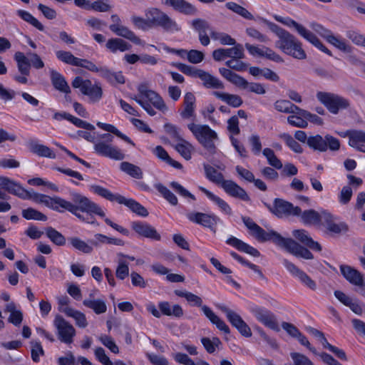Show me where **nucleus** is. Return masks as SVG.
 Segmentation results:
<instances>
[{
    "instance_id": "nucleus-1",
    "label": "nucleus",
    "mask_w": 365,
    "mask_h": 365,
    "mask_svg": "<svg viewBox=\"0 0 365 365\" xmlns=\"http://www.w3.org/2000/svg\"><path fill=\"white\" fill-rule=\"evenodd\" d=\"M245 225L250 230V234L260 242L271 241L278 247L284 249L287 252L297 257L312 259V253L292 238H285L277 232L270 230L267 232L256 224L249 217H242Z\"/></svg>"
},
{
    "instance_id": "nucleus-2",
    "label": "nucleus",
    "mask_w": 365,
    "mask_h": 365,
    "mask_svg": "<svg viewBox=\"0 0 365 365\" xmlns=\"http://www.w3.org/2000/svg\"><path fill=\"white\" fill-rule=\"evenodd\" d=\"M71 201H68L58 196L53 197L51 210L59 212L68 211L79 220H83V215L80 212L95 214L105 217L106 214L103 209L87 197L76 192H71Z\"/></svg>"
},
{
    "instance_id": "nucleus-3",
    "label": "nucleus",
    "mask_w": 365,
    "mask_h": 365,
    "mask_svg": "<svg viewBox=\"0 0 365 365\" xmlns=\"http://www.w3.org/2000/svg\"><path fill=\"white\" fill-rule=\"evenodd\" d=\"M260 19L278 37V40L275 43L277 48L294 58L299 60L307 58V54L302 48V43L297 37L274 23L269 21L265 19L260 18Z\"/></svg>"
},
{
    "instance_id": "nucleus-4",
    "label": "nucleus",
    "mask_w": 365,
    "mask_h": 365,
    "mask_svg": "<svg viewBox=\"0 0 365 365\" xmlns=\"http://www.w3.org/2000/svg\"><path fill=\"white\" fill-rule=\"evenodd\" d=\"M187 128L204 148L211 154L215 153L216 146L215 140H217L218 136L215 130L211 129L207 125L195 123H188Z\"/></svg>"
},
{
    "instance_id": "nucleus-5",
    "label": "nucleus",
    "mask_w": 365,
    "mask_h": 365,
    "mask_svg": "<svg viewBox=\"0 0 365 365\" xmlns=\"http://www.w3.org/2000/svg\"><path fill=\"white\" fill-rule=\"evenodd\" d=\"M150 27H160L166 32H178L181 28L178 24L166 13L157 8H150L145 11Z\"/></svg>"
},
{
    "instance_id": "nucleus-6",
    "label": "nucleus",
    "mask_w": 365,
    "mask_h": 365,
    "mask_svg": "<svg viewBox=\"0 0 365 365\" xmlns=\"http://www.w3.org/2000/svg\"><path fill=\"white\" fill-rule=\"evenodd\" d=\"M113 140V136L110 133L98 135V139L93 145L95 152L99 155L115 160H123L125 154L120 149L111 144Z\"/></svg>"
},
{
    "instance_id": "nucleus-7",
    "label": "nucleus",
    "mask_w": 365,
    "mask_h": 365,
    "mask_svg": "<svg viewBox=\"0 0 365 365\" xmlns=\"http://www.w3.org/2000/svg\"><path fill=\"white\" fill-rule=\"evenodd\" d=\"M316 97L333 115H337L341 110H347L351 106L349 99L334 93L319 91Z\"/></svg>"
},
{
    "instance_id": "nucleus-8",
    "label": "nucleus",
    "mask_w": 365,
    "mask_h": 365,
    "mask_svg": "<svg viewBox=\"0 0 365 365\" xmlns=\"http://www.w3.org/2000/svg\"><path fill=\"white\" fill-rule=\"evenodd\" d=\"M271 213L278 218L296 217L300 215L301 208L282 198H275L272 205L264 203Z\"/></svg>"
},
{
    "instance_id": "nucleus-9",
    "label": "nucleus",
    "mask_w": 365,
    "mask_h": 365,
    "mask_svg": "<svg viewBox=\"0 0 365 365\" xmlns=\"http://www.w3.org/2000/svg\"><path fill=\"white\" fill-rule=\"evenodd\" d=\"M307 145L319 152H326L327 150L337 151L340 148V142L339 139L331 135L327 134L323 138L317 134L309 137Z\"/></svg>"
},
{
    "instance_id": "nucleus-10",
    "label": "nucleus",
    "mask_w": 365,
    "mask_h": 365,
    "mask_svg": "<svg viewBox=\"0 0 365 365\" xmlns=\"http://www.w3.org/2000/svg\"><path fill=\"white\" fill-rule=\"evenodd\" d=\"M72 86L80 88L81 92L87 96L91 103L98 102L103 96V90L100 86L93 84L91 80L76 76L72 81Z\"/></svg>"
},
{
    "instance_id": "nucleus-11",
    "label": "nucleus",
    "mask_w": 365,
    "mask_h": 365,
    "mask_svg": "<svg viewBox=\"0 0 365 365\" xmlns=\"http://www.w3.org/2000/svg\"><path fill=\"white\" fill-rule=\"evenodd\" d=\"M218 307L226 314L230 324L235 327L242 336L245 337H250L252 336L250 328L237 313L225 305H219Z\"/></svg>"
},
{
    "instance_id": "nucleus-12",
    "label": "nucleus",
    "mask_w": 365,
    "mask_h": 365,
    "mask_svg": "<svg viewBox=\"0 0 365 365\" xmlns=\"http://www.w3.org/2000/svg\"><path fill=\"white\" fill-rule=\"evenodd\" d=\"M53 323L57 329L58 339L66 344L72 343L73 338L76 335L74 327L61 315L56 316Z\"/></svg>"
},
{
    "instance_id": "nucleus-13",
    "label": "nucleus",
    "mask_w": 365,
    "mask_h": 365,
    "mask_svg": "<svg viewBox=\"0 0 365 365\" xmlns=\"http://www.w3.org/2000/svg\"><path fill=\"white\" fill-rule=\"evenodd\" d=\"M251 312L264 326L274 331L279 330L276 317L271 311L264 307L256 306L252 308Z\"/></svg>"
},
{
    "instance_id": "nucleus-14",
    "label": "nucleus",
    "mask_w": 365,
    "mask_h": 365,
    "mask_svg": "<svg viewBox=\"0 0 365 365\" xmlns=\"http://www.w3.org/2000/svg\"><path fill=\"white\" fill-rule=\"evenodd\" d=\"M283 264L292 274L299 279L303 285L312 291H315L317 289V283L304 271L298 268L294 264L284 259H283Z\"/></svg>"
},
{
    "instance_id": "nucleus-15",
    "label": "nucleus",
    "mask_w": 365,
    "mask_h": 365,
    "mask_svg": "<svg viewBox=\"0 0 365 365\" xmlns=\"http://www.w3.org/2000/svg\"><path fill=\"white\" fill-rule=\"evenodd\" d=\"M187 219L195 223L199 224L215 232V226L220 221V218L215 215L192 212L187 214Z\"/></svg>"
},
{
    "instance_id": "nucleus-16",
    "label": "nucleus",
    "mask_w": 365,
    "mask_h": 365,
    "mask_svg": "<svg viewBox=\"0 0 365 365\" xmlns=\"http://www.w3.org/2000/svg\"><path fill=\"white\" fill-rule=\"evenodd\" d=\"M245 57L244 48L242 44L237 43L229 48H217L212 52V58L216 61H221L225 58L241 59Z\"/></svg>"
},
{
    "instance_id": "nucleus-17",
    "label": "nucleus",
    "mask_w": 365,
    "mask_h": 365,
    "mask_svg": "<svg viewBox=\"0 0 365 365\" xmlns=\"http://www.w3.org/2000/svg\"><path fill=\"white\" fill-rule=\"evenodd\" d=\"M221 187L230 196L238 198L245 202H250V197L242 187L231 180H226L222 182Z\"/></svg>"
},
{
    "instance_id": "nucleus-18",
    "label": "nucleus",
    "mask_w": 365,
    "mask_h": 365,
    "mask_svg": "<svg viewBox=\"0 0 365 365\" xmlns=\"http://www.w3.org/2000/svg\"><path fill=\"white\" fill-rule=\"evenodd\" d=\"M132 229L140 236L159 241L161 239L160 235L150 225L143 222H133Z\"/></svg>"
},
{
    "instance_id": "nucleus-19",
    "label": "nucleus",
    "mask_w": 365,
    "mask_h": 365,
    "mask_svg": "<svg viewBox=\"0 0 365 365\" xmlns=\"http://www.w3.org/2000/svg\"><path fill=\"white\" fill-rule=\"evenodd\" d=\"M0 186L8 192L23 199L26 192L20 184L16 181L4 176H0Z\"/></svg>"
},
{
    "instance_id": "nucleus-20",
    "label": "nucleus",
    "mask_w": 365,
    "mask_h": 365,
    "mask_svg": "<svg viewBox=\"0 0 365 365\" xmlns=\"http://www.w3.org/2000/svg\"><path fill=\"white\" fill-rule=\"evenodd\" d=\"M339 267L341 274L349 282L356 286L364 284L363 276L358 270L345 264H341Z\"/></svg>"
},
{
    "instance_id": "nucleus-21",
    "label": "nucleus",
    "mask_w": 365,
    "mask_h": 365,
    "mask_svg": "<svg viewBox=\"0 0 365 365\" xmlns=\"http://www.w3.org/2000/svg\"><path fill=\"white\" fill-rule=\"evenodd\" d=\"M109 29L116 35L127 38L136 45H142V40L133 31L122 24H110Z\"/></svg>"
},
{
    "instance_id": "nucleus-22",
    "label": "nucleus",
    "mask_w": 365,
    "mask_h": 365,
    "mask_svg": "<svg viewBox=\"0 0 365 365\" xmlns=\"http://www.w3.org/2000/svg\"><path fill=\"white\" fill-rule=\"evenodd\" d=\"M50 78L51 83L56 90L66 94L71 93V88L61 73L52 69L50 71Z\"/></svg>"
},
{
    "instance_id": "nucleus-23",
    "label": "nucleus",
    "mask_w": 365,
    "mask_h": 365,
    "mask_svg": "<svg viewBox=\"0 0 365 365\" xmlns=\"http://www.w3.org/2000/svg\"><path fill=\"white\" fill-rule=\"evenodd\" d=\"M29 150L39 157L48 158L51 159L56 158V154L48 146L40 144L34 140L28 142Z\"/></svg>"
},
{
    "instance_id": "nucleus-24",
    "label": "nucleus",
    "mask_w": 365,
    "mask_h": 365,
    "mask_svg": "<svg viewBox=\"0 0 365 365\" xmlns=\"http://www.w3.org/2000/svg\"><path fill=\"white\" fill-rule=\"evenodd\" d=\"M292 235L297 240L309 248L318 252L322 251L321 245L317 242L314 241L305 230H295L293 231Z\"/></svg>"
},
{
    "instance_id": "nucleus-25",
    "label": "nucleus",
    "mask_w": 365,
    "mask_h": 365,
    "mask_svg": "<svg viewBox=\"0 0 365 365\" xmlns=\"http://www.w3.org/2000/svg\"><path fill=\"white\" fill-rule=\"evenodd\" d=\"M195 96L192 93H185L183 102L184 108L180 113V116L183 119H189L195 116Z\"/></svg>"
},
{
    "instance_id": "nucleus-26",
    "label": "nucleus",
    "mask_w": 365,
    "mask_h": 365,
    "mask_svg": "<svg viewBox=\"0 0 365 365\" xmlns=\"http://www.w3.org/2000/svg\"><path fill=\"white\" fill-rule=\"evenodd\" d=\"M198 78L202 81L203 86L207 88L223 89L225 87L223 83L220 79L204 70H201Z\"/></svg>"
},
{
    "instance_id": "nucleus-27",
    "label": "nucleus",
    "mask_w": 365,
    "mask_h": 365,
    "mask_svg": "<svg viewBox=\"0 0 365 365\" xmlns=\"http://www.w3.org/2000/svg\"><path fill=\"white\" fill-rule=\"evenodd\" d=\"M226 242L228 245L233 246L239 251L245 252L253 257H259L260 255L259 252L257 249L237 239V237H231L227 240Z\"/></svg>"
},
{
    "instance_id": "nucleus-28",
    "label": "nucleus",
    "mask_w": 365,
    "mask_h": 365,
    "mask_svg": "<svg viewBox=\"0 0 365 365\" xmlns=\"http://www.w3.org/2000/svg\"><path fill=\"white\" fill-rule=\"evenodd\" d=\"M93 294H89V298L83 301V304L92 309L96 314H101L107 311L106 302L101 299H93Z\"/></svg>"
},
{
    "instance_id": "nucleus-29",
    "label": "nucleus",
    "mask_w": 365,
    "mask_h": 365,
    "mask_svg": "<svg viewBox=\"0 0 365 365\" xmlns=\"http://www.w3.org/2000/svg\"><path fill=\"white\" fill-rule=\"evenodd\" d=\"M5 312H9L10 315L8 322L15 327H19L23 321V313L20 309L16 308V304L13 302L6 304Z\"/></svg>"
},
{
    "instance_id": "nucleus-30",
    "label": "nucleus",
    "mask_w": 365,
    "mask_h": 365,
    "mask_svg": "<svg viewBox=\"0 0 365 365\" xmlns=\"http://www.w3.org/2000/svg\"><path fill=\"white\" fill-rule=\"evenodd\" d=\"M158 308L162 314L168 317H175L180 318L183 315V310L179 304L171 306L168 302H160L158 304Z\"/></svg>"
},
{
    "instance_id": "nucleus-31",
    "label": "nucleus",
    "mask_w": 365,
    "mask_h": 365,
    "mask_svg": "<svg viewBox=\"0 0 365 365\" xmlns=\"http://www.w3.org/2000/svg\"><path fill=\"white\" fill-rule=\"evenodd\" d=\"M23 200H32L36 203L43 204L45 206L48 207L50 209H51V207L53 206V197L35 192L33 191V190H26L24 195Z\"/></svg>"
},
{
    "instance_id": "nucleus-32",
    "label": "nucleus",
    "mask_w": 365,
    "mask_h": 365,
    "mask_svg": "<svg viewBox=\"0 0 365 365\" xmlns=\"http://www.w3.org/2000/svg\"><path fill=\"white\" fill-rule=\"evenodd\" d=\"M61 311L63 312L68 317H72L76 322V326L80 328H85L88 325L86 315L80 311L76 310L70 307L61 308Z\"/></svg>"
},
{
    "instance_id": "nucleus-33",
    "label": "nucleus",
    "mask_w": 365,
    "mask_h": 365,
    "mask_svg": "<svg viewBox=\"0 0 365 365\" xmlns=\"http://www.w3.org/2000/svg\"><path fill=\"white\" fill-rule=\"evenodd\" d=\"M90 190L93 193L110 201V202H121L122 195L119 194H113L108 189L101 187L98 185H90Z\"/></svg>"
},
{
    "instance_id": "nucleus-34",
    "label": "nucleus",
    "mask_w": 365,
    "mask_h": 365,
    "mask_svg": "<svg viewBox=\"0 0 365 365\" xmlns=\"http://www.w3.org/2000/svg\"><path fill=\"white\" fill-rule=\"evenodd\" d=\"M213 95L233 108H238L243 103L242 98L236 94L215 91Z\"/></svg>"
},
{
    "instance_id": "nucleus-35",
    "label": "nucleus",
    "mask_w": 365,
    "mask_h": 365,
    "mask_svg": "<svg viewBox=\"0 0 365 365\" xmlns=\"http://www.w3.org/2000/svg\"><path fill=\"white\" fill-rule=\"evenodd\" d=\"M274 19L278 22H280L289 28H294V30L299 34V35H300L303 38L309 31L307 29H306L303 25L299 24L298 22L292 19L289 17L284 18L280 16H275Z\"/></svg>"
},
{
    "instance_id": "nucleus-36",
    "label": "nucleus",
    "mask_w": 365,
    "mask_h": 365,
    "mask_svg": "<svg viewBox=\"0 0 365 365\" xmlns=\"http://www.w3.org/2000/svg\"><path fill=\"white\" fill-rule=\"evenodd\" d=\"M297 217H300V220L304 225H319L320 212H317L313 209L302 211Z\"/></svg>"
},
{
    "instance_id": "nucleus-37",
    "label": "nucleus",
    "mask_w": 365,
    "mask_h": 365,
    "mask_svg": "<svg viewBox=\"0 0 365 365\" xmlns=\"http://www.w3.org/2000/svg\"><path fill=\"white\" fill-rule=\"evenodd\" d=\"M199 188L210 200L215 202L224 213L229 215L232 214V208L224 200L214 195L212 192L203 187H200Z\"/></svg>"
},
{
    "instance_id": "nucleus-38",
    "label": "nucleus",
    "mask_w": 365,
    "mask_h": 365,
    "mask_svg": "<svg viewBox=\"0 0 365 365\" xmlns=\"http://www.w3.org/2000/svg\"><path fill=\"white\" fill-rule=\"evenodd\" d=\"M106 47L112 53H116L118 51L121 52L128 51L131 46L122 38H113L108 40Z\"/></svg>"
},
{
    "instance_id": "nucleus-39",
    "label": "nucleus",
    "mask_w": 365,
    "mask_h": 365,
    "mask_svg": "<svg viewBox=\"0 0 365 365\" xmlns=\"http://www.w3.org/2000/svg\"><path fill=\"white\" fill-rule=\"evenodd\" d=\"M14 59L17 63V67L19 73L24 76H29L31 63L29 58L22 52L18 51L14 55Z\"/></svg>"
},
{
    "instance_id": "nucleus-40",
    "label": "nucleus",
    "mask_w": 365,
    "mask_h": 365,
    "mask_svg": "<svg viewBox=\"0 0 365 365\" xmlns=\"http://www.w3.org/2000/svg\"><path fill=\"white\" fill-rule=\"evenodd\" d=\"M173 9L185 15H195L197 12V8L185 0H174Z\"/></svg>"
},
{
    "instance_id": "nucleus-41",
    "label": "nucleus",
    "mask_w": 365,
    "mask_h": 365,
    "mask_svg": "<svg viewBox=\"0 0 365 365\" xmlns=\"http://www.w3.org/2000/svg\"><path fill=\"white\" fill-rule=\"evenodd\" d=\"M121 202L119 204H123L129 207L133 212L142 217H147L148 215V210L141 205L139 202L133 199H126L122 196Z\"/></svg>"
},
{
    "instance_id": "nucleus-42",
    "label": "nucleus",
    "mask_w": 365,
    "mask_h": 365,
    "mask_svg": "<svg viewBox=\"0 0 365 365\" xmlns=\"http://www.w3.org/2000/svg\"><path fill=\"white\" fill-rule=\"evenodd\" d=\"M121 171L136 179H142L143 173L141 168L133 163L124 161L120 164Z\"/></svg>"
},
{
    "instance_id": "nucleus-43",
    "label": "nucleus",
    "mask_w": 365,
    "mask_h": 365,
    "mask_svg": "<svg viewBox=\"0 0 365 365\" xmlns=\"http://www.w3.org/2000/svg\"><path fill=\"white\" fill-rule=\"evenodd\" d=\"M349 137V145L352 148H358L365 144V132L362 130H352L347 133Z\"/></svg>"
},
{
    "instance_id": "nucleus-44",
    "label": "nucleus",
    "mask_w": 365,
    "mask_h": 365,
    "mask_svg": "<svg viewBox=\"0 0 365 365\" xmlns=\"http://www.w3.org/2000/svg\"><path fill=\"white\" fill-rule=\"evenodd\" d=\"M238 88L259 95H263L266 93V89L262 84L255 82L249 83L244 78H242Z\"/></svg>"
},
{
    "instance_id": "nucleus-45",
    "label": "nucleus",
    "mask_w": 365,
    "mask_h": 365,
    "mask_svg": "<svg viewBox=\"0 0 365 365\" xmlns=\"http://www.w3.org/2000/svg\"><path fill=\"white\" fill-rule=\"evenodd\" d=\"M179 143L175 145V150L180 154V155L185 160H190L192 153L194 151V147L188 141L182 138L179 140Z\"/></svg>"
},
{
    "instance_id": "nucleus-46",
    "label": "nucleus",
    "mask_w": 365,
    "mask_h": 365,
    "mask_svg": "<svg viewBox=\"0 0 365 365\" xmlns=\"http://www.w3.org/2000/svg\"><path fill=\"white\" fill-rule=\"evenodd\" d=\"M97 125L101 129L107 132H109L110 134H114L120 139H122L123 140H124L125 142L132 145L133 146H135V143H133V141L129 137H128L125 134L122 133L120 130H118L117 128H115L114 125L101 122H98Z\"/></svg>"
},
{
    "instance_id": "nucleus-47",
    "label": "nucleus",
    "mask_w": 365,
    "mask_h": 365,
    "mask_svg": "<svg viewBox=\"0 0 365 365\" xmlns=\"http://www.w3.org/2000/svg\"><path fill=\"white\" fill-rule=\"evenodd\" d=\"M225 6L227 9L240 15L242 18L248 20H253L254 16L245 7L237 4L235 2L230 1L226 3Z\"/></svg>"
},
{
    "instance_id": "nucleus-48",
    "label": "nucleus",
    "mask_w": 365,
    "mask_h": 365,
    "mask_svg": "<svg viewBox=\"0 0 365 365\" xmlns=\"http://www.w3.org/2000/svg\"><path fill=\"white\" fill-rule=\"evenodd\" d=\"M102 71V77L106 78L109 83L123 84L125 83V78L122 72H113L109 68L106 67Z\"/></svg>"
},
{
    "instance_id": "nucleus-49",
    "label": "nucleus",
    "mask_w": 365,
    "mask_h": 365,
    "mask_svg": "<svg viewBox=\"0 0 365 365\" xmlns=\"http://www.w3.org/2000/svg\"><path fill=\"white\" fill-rule=\"evenodd\" d=\"M56 56L60 61L64 63L74 66H78V65H80V58L74 56L70 51L62 50L57 51L56 52Z\"/></svg>"
},
{
    "instance_id": "nucleus-50",
    "label": "nucleus",
    "mask_w": 365,
    "mask_h": 365,
    "mask_svg": "<svg viewBox=\"0 0 365 365\" xmlns=\"http://www.w3.org/2000/svg\"><path fill=\"white\" fill-rule=\"evenodd\" d=\"M204 169L205 172L206 177L212 182L222 185V182L226 180L224 179L223 175L218 172L215 168L209 165H205Z\"/></svg>"
},
{
    "instance_id": "nucleus-51",
    "label": "nucleus",
    "mask_w": 365,
    "mask_h": 365,
    "mask_svg": "<svg viewBox=\"0 0 365 365\" xmlns=\"http://www.w3.org/2000/svg\"><path fill=\"white\" fill-rule=\"evenodd\" d=\"M150 103L157 109L165 112L168 110V107L165 103L162 97L155 91H152L151 92L148 93V97L146 98Z\"/></svg>"
},
{
    "instance_id": "nucleus-52",
    "label": "nucleus",
    "mask_w": 365,
    "mask_h": 365,
    "mask_svg": "<svg viewBox=\"0 0 365 365\" xmlns=\"http://www.w3.org/2000/svg\"><path fill=\"white\" fill-rule=\"evenodd\" d=\"M46 235L53 244L58 246H63L66 244L65 237L51 227L46 229Z\"/></svg>"
},
{
    "instance_id": "nucleus-53",
    "label": "nucleus",
    "mask_w": 365,
    "mask_h": 365,
    "mask_svg": "<svg viewBox=\"0 0 365 365\" xmlns=\"http://www.w3.org/2000/svg\"><path fill=\"white\" fill-rule=\"evenodd\" d=\"M68 241L73 248L85 254H90L93 251V247L91 245H89L85 241L77 237H70L68 238Z\"/></svg>"
},
{
    "instance_id": "nucleus-54",
    "label": "nucleus",
    "mask_w": 365,
    "mask_h": 365,
    "mask_svg": "<svg viewBox=\"0 0 365 365\" xmlns=\"http://www.w3.org/2000/svg\"><path fill=\"white\" fill-rule=\"evenodd\" d=\"M279 138L284 140L287 145L294 153H302L303 152L301 145L290 134L283 133L279 135Z\"/></svg>"
},
{
    "instance_id": "nucleus-55",
    "label": "nucleus",
    "mask_w": 365,
    "mask_h": 365,
    "mask_svg": "<svg viewBox=\"0 0 365 365\" xmlns=\"http://www.w3.org/2000/svg\"><path fill=\"white\" fill-rule=\"evenodd\" d=\"M307 41L314 45L315 47L319 48L322 52L327 53V55L331 56L332 53L330 50H329L317 37V36L313 34L312 31H309V32L304 37Z\"/></svg>"
},
{
    "instance_id": "nucleus-56",
    "label": "nucleus",
    "mask_w": 365,
    "mask_h": 365,
    "mask_svg": "<svg viewBox=\"0 0 365 365\" xmlns=\"http://www.w3.org/2000/svg\"><path fill=\"white\" fill-rule=\"evenodd\" d=\"M155 188L172 205H178V200L177 197L167 187L161 183H158L155 185Z\"/></svg>"
},
{
    "instance_id": "nucleus-57",
    "label": "nucleus",
    "mask_w": 365,
    "mask_h": 365,
    "mask_svg": "<svg viewBox=\"0 0 365 365\" xmlns=\"http://www.w3.org/2000/svg\"><path fill=\"white\" fill-rule=\"evenodd\" d=\"M263 155L267 158L268 163L276 169H281L283 165L281 160L275 155L271 148H266L262 150Z\"/></svg>"
},
{
    "instance_id": "nucleus-58",
    "label": "nucleus",
    "mask_w": 365,
    "mask_h": 365,
    "mask_svg": "<svg viewBox=\"0 0 365 365\" xmlns=\"http://www.w3.org/2000/svg\"><path fill=\"white\" fill-rule=\"evenodd\" d=\"M220 73L228 81L236 86H239L243 77L232 72L231 70L225 68H219Z\"/></svg>"
},
{
    "instance_id": "nucleus-59",
    "label": "nucleus",
    "mask_w": 365,
    "mask_h": 365,
    "mask_svg": "<svg viewBox=\"0 0 365 365\" xmlns=\"http://www.w3.org/2000/svg\"><path fill=\"white\" fill-rule=\"evenodd\" d=\"M172 65L179 69L184 74L193 78H198V75L202 70L182 63H173Z\"/></svg>"
},
{
    "instance_id": "nucleus-60",
    "label": "nucleus",
    "mask_w": 365,
    "mask_h": 365,
    "mask_svg": "<svg viewBox=\"0 0 365 365\" xmlns=\"http://www.w3.org/2000/svg\"><path fill=\"white\" fill-rule=\"evenodd\" d=\"M22 216L28 220H40V221H46L47 220V217L43 214L42 212L29 207L25 210H22Z\"/></svg>"
},
{
    "instance_id": "nucleus-61",
    "label": "nucleus",
    "mask_w": 365,
    "mask_h": 365,
    "mask_svg": "<svg viewBox=\"0 0 365 365\" xmlns=\"http://www.w3.org/2000/svg\"><path fill=\"white\" fill-rule=\"evenodd\" d=\"M201 342L206 351L210 354L215 352L216 348H218L222 344L220 339L216 336L213 337L212 339L207 337H203L201 339Z\"/></svg>"
},
{
    "instance_id": "nucleus-62",
    "label": "nucleus",
    "mask_w": 365,
    "mask_h": 365,
    "mask_svg": "<svg viewBox=\"0 0 365 365\" xmlns=\"http://www.w3.org/2000/svg\"><path fill=\"white\" fill-rule=\"evenodd\" d=\"M31 356L34 362L38 363L40 361V356L44 355V350L40 342L31 341Z\"/></svg>"
},
{
    "instance_id": "nucleus-63",
    "label": "nucleus",
    "mask_w": 365,
    "mask_h": 365,
    "mask_svg": "<svg viewBox=\"0 0 365 365\" xmlns=\"http://www.w3.org/2000/svg\"><path fill=\"white\" fill-rule=\"evenodd\" d=\"M192 26L199 34L206 33L207 31L210 30V24L207 21L202 19H193L192 21Z\"/></svg>"
},
{
    "instance_id": "nucleus-64",
    "label": "nucleus",
    "mask_w": 365,
    "mask_h": 365,
    "mask_svg": "<svg viewBox=\"0 0 365 365\" xmlns=\"http://www.w3.org/2000/svg\"><path fill=\"white\" fill-rule=\"evenodd\" d=\"M294 365H314V364L304 354L292 352L290 354Z\"/></svg>"
}]
</instances>
